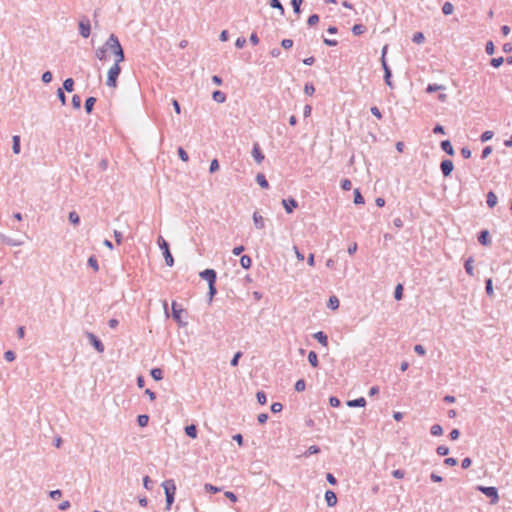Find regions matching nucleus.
Returning <instances> with one entry per match:
<instances>
[{
  "label": "nucleus",
  "mask_w": 512,
  "mask_h": 512,
  "mask_svg": "<svg viewBox=\"0 0 512 512\" xmlns=\"http://www.w3.org/2000/svg\"><path fill=\"white\" fill-rule=\"evenodd\" d=\"M107 48L110 49V52L113 55L114 63L108 69L106 85L109 88L115 89L117 87V79L121 73L120 63L125 60V54L123 47H118V45L114 43L107 45Z\"/></svg>",
  "instance_id": "f257e3e1"
},
{
  "label": "nucleus",
  "mask_w": 512,
  "mask_h": 512,
  "mask_svg": "<svg viewBox=\"0 0 512 512\" xmlns=\"http://www.w3.org/2000/svg\"><path fill=\"white\" fill-rule=\"evenodd\" d=\"M111 43L118 45V47L122 46L118 37L115 34H111L105 41V43L95 50V57L99 61L106 62L110 59L111 56L113 57V55L110 52V49L107 48V45Z\"/></svg>",
  "instance_id": "f03ea898"
},
{
  "label": "nucleus",
  "mask_w": 512,
  "mask_h": 512,
  "mask_svg": "<svg viewBox=\"0 0 512 512\" xmlns=\"http://www.w3.org/2000/svg\"><path fill=\"white\" fill-rule=\"evenodd\" d=\"M162 487L166 497V510H170L174 502V496L176 492L175 482L172 479L166 480L162 483Z\"/></svg>",
  "instance_id": "7ed1b4c3"
},
{
  "label": "nucleus",
  "mask_w": 512,
  "mask_h": 512,
  "mask_svg": "<svg viewBox=\"0 0 512 512\" xmlns=\"http://www.w3.org/2000/svg\"><path fill=\"white\" fill-rule=\"evenodd\" d=\"M478 490L491 498V503L496 504L499 501L498 491L495 487L478 486Z\"/></svg>",
  "instance_id": "20e7f679"
},
{
  "label": "nucleus",
  "mask_w": 512,
  "mask_h": 512,
  "mask_svg": "<svg viewBox=\"0 0 512 512\" xmlns=\"http://www.w3.org/2000/svg\"><path fill=\"white\" fill-rule=\"evenodd\" d=\"M79 33L83 38H88L91 34V24L88 18H82L78 23Z\"/></svg>",
  "instance_id": "39448f33"
},
{
  "label": "nucleus",
  "mask_w": 512,
  "mask_h": 512,
  "mask_svg": "<svg viewBox=\"0 0 512 512\" xmlns=\"http://www.w3.org/2000/svg\"><path fill=\"white\" fill-rule=\"evenodd\" d=\"M200 277L208 282V284L216 282V272L213 269H206L200 272Z\"/></svg>",
  "instance_id": "423d86ee"
},
{
  "label": "nucleus",
  "mask_w": 512,
  "mask_h": 512,
  "mask_svg": "<svg viewBox=\"0 0 512 512\" xmlns=\"http://www.w3.org/2000/svg\"><path fill=\"white\" fill-rule=\"evenodd\" d=\"M88 339L90 340L91 345L99 352H104V345L102 342L92 333H88Z\"/></svg>",
  "instance_id": "0eeeda50"
},
{
  "label": "nucleus",
  "mask_w": 512,
  "mask_h": 512,
  "mask_svg": "<svg viewBox=\"0 0 512 512\" xmlns=\"http://www.w3.org/2000/svg\"><path fill=\"white\" fill-rule=\"evenodd\" d=\"M282 205H283V207H284L285 211H286L288 214H290V213H292V212H293V210H294L295 208H297L298 203H297V201H296L295 199H293V198H289V199H283V200H282Z\"/></svg>",
  "instance_id": "6e6552de"
},
{
  "label": "nucleus",
  "mask_w": 512,
  "mask_h": 512,
  "mask_svg": "<svg viewBox=\"0 0 512 512\" xmlns=\"http://www.w3.org/2000/svg\"><path fill=\"white\" fill-rule=\"evenodd\" d=\"M440 167H441V171H442L443 175L445 177H448L451 174V172L453 171L454 165L451 160L446 159L441 162Z\"/></svg>",
  "instance_id": "1a4fd4ad"
},
{
  "label": "nucleus",
  "mask_w": 512,
  "mask_h": 512,
  "mask_svg": "<svg viewBox=\"0 0 512 512\" xmlns=\"http://www.w3.org/2000/svg\"><path fill=\"white\" fill-rule=\"evenodd\" d=\"M252 218L256 229L261 230L265 228V219L261 214H259L258 212H254Z\"/></svg>",
  "instance_id": "9d476101"
},
{
  "label": "nucleus",
  "mask_w": 512,
  "mask_h": 512,
  "mask_svg": "<svg viewBox=\"0 0 512 512\" xmlns=\"http://www.w3.org/2000/svg\"><path fill=\"white\" fill-rule=\"evenodd\" d=\"M252 157L254 158V160L260 164L262 163V161L264 160L265 156L264 154L261 152V149L259 147L258 144H254L253 146V149H252Z\"/></svg>",
  "instance_id": "9b49d317"
},
{
  "label": "nucleus",
  "mask_w": 512,
  "mask_h": 512,
  "mask_svg": "<svg viewBox=\"0 0 512 512\" xmlns=\"http://www.w3.org/2000/svg\"><path fill=\"white\" fill-rule=\"evenodd\" d=\"M325 501L329 507L335 506L337 503L336 494L331 490L326 491L325 492Z\"/></svg>",
  "instance_id": "f8f14e48"
},
{
  "label": "nucleus",
  "mask_w": 512,
  "mask_h": 512,
  "mask_svg": "<svg viewBox=\"0 0 512 512\" xmlns=\"http://www.w3.org/2000/svg\"><path fill=\"white\" fill-rule=\"evenodd\" d=\"M381 64H382V67H383V70H384V80H385L386 84L389 87H392V82L390 80V78H391V70H390V68L387 65L386 59H383V63H381Z\"/></svg>",
  "instance_id": "ddd939ff"
},
{
  "label": "nucleus",
  "mask_w": 512,
  "mask_h": 512,
  "mask_svg": "<svg viewBox=\"0 0 512 512\" xmlns=\"http://www.w3.org/2000/svg\"><path fill=\"white\" fill-rule=\"evenodd\" d=\"M347 406L348 407H364L366 405V400L364 397H360V398H357V399H354V400H349L347 401Z\"/></svg>",
  "instance_id": "4468645a"
},
{
  "label": "nucleus",
  "mask_w": 512,
  "mask_h": 512,
  "mask_svg": "<svg viewBox=\"0 0 512 512\" xmlns=\"http://www.w3.org/2000/svg\"><path fill=\"white\" fill-rule=\"evenodd\" d=\"M314 338L321 344L323 345L324 347H327L328 346V338H327V335L322 332V331H319V332H316L314 334Z\"/></svg>",
  "instance_id": "2eb2a0df"
},
{
  "label": "nucleus",
  "mask_w": 512,
  "mask_h": 512,
  "mask_svg": "<svg viewBox=\"0 0 512 512\" xmlns=\"http://www.w3.org/2000/svg\"><path fill=\"white\" fill-rule=\"evenodd\" d=\"M441 148L443 149V151H445L449 155H453L454 154L453 146H452V144H451V142L449 140L442 141L441 142Z\"/></svg>",
  "instance_id": "dca6fc26"
},
{
  "label": "nucleus",
  "mask_w": 512,
  "mask_h": 512,
  "mask_svg": "<svg viewBox=\"0 0 512 512\" xmlns=\"http://www.w3.org/2000/svg\"><path fill=\"white\" fill-rule=\"evenodd\" d=\"M12 150L15 154L20 153V136L14 135L12 137Z\"/></svg>",
  "instance_id": "f3484780"
},
{
  "label": "nucleus",
  "mask_w": 512,
  "mask_h": 512,
  "mask_svg": "<svg viewBox=\"0 0 512 512\" xmlns=\"http://www.w3.org/2000/svg\"><path fill=\"white\" fill-rule=\"evenodd\" d=\"M212 98L217 103H223L226 100V95L223 92L217 90L213 92Z\"/></svg>",
  "instance_id": "a211bd4d"
},
{
  "label": "nucleus",
  "mask_w": 512,
  "mask_h": 512,
  "mask_svg": "<svg viewBox=\"0 0 512 512\" xmlns=\"http://www.w3.org/2000/svg\"><path fill=\"white\" fill-rule=\"evenodd\" d=\"M496 204H497V196L495 195L494 192L490 191L487 194V205L490 208H493Z\"/></svg>",
  "instance_id": "6ab92c4d"
},
{
  "label": "nucleus",
  "mask_w": 512,
  "mask_h": 512,
  "mask_svg": "<svg viewBox=\"0 0 512 512\" xmlns=\"http://www.w3.org/2000/svg\"><path fill=\"white\" fill-rule=\"evenodd\" d=\"M256 181L260 187L267 189L269 187L268 181L262 173L257 174Z\"/></svg>",
  "instance_id": "aec40b11"
},
{
  "label": "nucleus",
  "mask_w": 512,
  "mask_h": 512,
  "mask_svg": "<svg viewBox=\"0 0 512 512\" xmlns=\"http://www.w3.org/2000/svg\"><path fill=\"white\" fill-rule=\"evenodd\" d=\"M152 378L156 381L163 379V371L160 368H153L150 372Z\"/></svg>",
  "instance_id": "412c9836"
},
{
  "label": "nucleus",
  "mask_w": 512,
  "mask_h": 512,
  "mask_svg": "<svg viewBox=\"0 0 512 512\" xmlns=\"http://www.w3.org/2000/svg\"><path fill=\"white\" fill-rule=\"evenodd\" d=\"M185 433L191 437V438H196L197 437V428L195 425H188L185 427Z\"/></svg>",
  "instance_id": "4be33fe9"
},
{
  "label": "nucleus",
  "mask_w": 512,
  "mask_h": 512,
  "mask_svg": "<svg viewBox=\"0 0 512 512\" xmlns=\"http://www.w3.org/2000/svg\"><path fill=\"white\" fill-rule=\"evenodd\" d=\"M95 102H96V98H94V97H89L86 99L85 110L88 114L92 112Z\"/></svg>",
  "instance_id": "5701e85b"
},
{
  "label": "nucleus",
  "mask_w": 512,
  "mask_h": 512,
  "mask_svg": "<svg viewBox=\"0 0 512 512\" xmlns=\"http://www.w3.org/2000/svg\"><path fill=\"white\" fill-rule=\"evenodd\" d=\"M465 271L470 276L474 275L473 259L470 257L465 262Z\"/></svg>",
  "instance_id": "b1692460"
},
{
  "label": "nucleus",
  "mask_w": 512,
  "mask_h": 512,
  "mask_svg": "<svg viewBox=\"0 0 512 512\" xmlns=\"http://www.w3.org/2000/svg\"><path fill=\"white\" fill-rule=\"evenodd\" d=\"M251 263H252V260H251V258H250L248 255H243V256L240 258V265H241L244 269H248V268H250Z\"/></svg>",
  "instance_id": "393cba45"
},
{
  "label": "nucleus",
  "mask_w": 512,
  "mask_h": 512,
  "mask_svg": "<svg viewBox=\"0 0 512 512\" xmlns=\"http://www.w3.org/2000/svg\"><path fill=\"white\" fill-rule=\"evenodd\" d=\"M308 361L311 364V366H313V367H317L318 366V357H317L316 352H314V351H310L309 352V354H308Z\"/></svg>",
  "instance_id": "a878e982"
},
{
  "label": "nucleus",
  "mask_w": 512,
  "mask_h": 512,
  "mask_svg": "<svg viewBox=\"0 0 512 512\" xmlns=\"http://www.w3.org/2000/svg\"><path fill=\"white\" fill-rule=\"evenodd\" d=\"M270 6L272 8L278 9L281 16L284 15L285 10L279 0H270Z\"/></svg>",
  "instance_id": "bb28decb"
},
{
  "label": "nucleus",
  "mask_w": 512,
  "mask_h": 512,
  "mask_svg": "<svg viewBox=\"0 0 512 512\" xmlns=\"http://www.w3.org/2000/svg\"><path fill=\"white\" fill-rule=\"evenodd\" d=\"M328 307L336 310L339 307V299L336 296H331L328 301Z\"/></svg>",
  "instance_id": "cd10ccee"
},
{
  "label": "nucleus",
  "mask_w": 512,
  "mask_h": 512,
  "mask_svg": "<svg viewBox=\"0 0 512 512\" xmlns=\"http://www.w3.org/2000/svg\"><path fill=\"white\" fill-rule=\"evenodd\" d=\"M163 256H164L166 265L169 267H172L174 265V259H173L172 254L170 253V250L165 251V253H163Z\"/></svg>",
  "instance_id": "c85d7f7f"
},
{
  "label": "nucleus",
  "mask_w": 512,
  "mask_h": 512,
  "mask_svg": "<svg viewBox=\"0 0 512 512\" xmlns=\"http://www.w3.org/2000/svg\"><path fill=\"white\" fill-rule=\"evenodd\" d=\"M454 11V6L452 3L450 2H445L443 7H442V12L445 14V15H451Z\"/></svg>",
  "instance_id": "c756f323"
},
{
  "label": "nucleus",
  "mask_w": 512,
  "mask_h": 512,
  "mask_svg": "<svg viewBox=\"0 0 512 512\" xmlns=\"http://www.w3.org/2000/svg\"><path fill=\"white\" fill-rule=\"evenodd\" d=\"M478 240L481 244L487 245L489 243V233L488 231L484 230L480 233Z\"/></svg>",
  "instance_id": "7c9ffc66"
},
{
  "label": "nucleus",
  "mask_w": 512,
  "mask_h": 512,
  "mask_svg": "<svg viewBox=\"0 0 512 512\" xmlns=\"http://www.w3.org/2000/svg\"><path fill=\"white\" fill-rule=\"evenodd\" d=\"M137 422L140 427H145L149 422V416L145 414L139 415L137 417Z\"/></svg>",
  "instance_id": "2f4dec72"
},
{
  "label": "nucleus",
  "mask_w": 512,
  "mask_h": 512,
  "mask_svg": "<svg viewBox=\"0 0 512 512\" xmlns=\"http://www.w3.org/2000/svg\"><path fill=\"white\" fill-rule=\"evenodd\" d=\"M445 87L443 85H439V84H429L426 88V92L428 93H433V92H436V91H439V90H444Z\"/></svg>",
  "instance_id": "473e14b6"
},
{
  "label": "nucleus",
  "mask_w": 512,
  "mask_h": 512,
  "mask_svg": "<svg viewBox=\"0 0 512 512\" xmlns=\"http://www.w3.org/2000/svg\"><path fill=\"white\" fill-rule=\"evenodd\" d=\"M354 203L357 205L364 204V198L361 195L359 189L354 190Z\"/></svg>",
  "instance_id": "72a5a7b5"
},
{
  "label": "nucleus",
  "mask_w": 512,
  "mask_h": 512,
  "mask_svg": "<svg viewBox=\"0 0 512 512\" xmlns=\"http://www.w3.org/2000/svg\"><path fill=\"white\" fill-rule=\"evenodd\" d=\"M365 32V27L361 24H355L352 27V33L356 36L361 35Z\"/></svg>",
  "instance_id": "f704fd0d"
},
{
  "label": "nucleus",
  "mask_w": 512,
  "mask_h": 512,
  "mask_svg": "<svg viewBox=\"0 0 512 512\" xmlns=\"http://www.w3.org/2000/svg\"><path fill=\"white\" fill-rule=\"evenodd\" d=\"M69 221L74 224V225H78L79 222H80V218H79V215L75 212V211H71L69 213Z\"/></svg>",
  "instance_id": "c9c22d12"
},
{
  "label": "nucleus",
  "mask_w": 512,
  "mask_h": 512,
  "mask_svg": "<svg viewBox=\"0 0 512 512\" xmlns=\"http://www.w3.org/2000/svg\"><path fill=\"white\" fill-rule=\"evenodd\" d=\"M73 86H74V81L72 78H68L64 81L63 83V88L67 91V92H72L73 91Z\"/></svg>",
  "instance_id": "e433bc0d"
},
{
  "label": "nucleus",
  "mask_w": 512,
  "mask_h": 512,
  "mask_svg": "<svg viewBox=\"0 0 512 512\" xmlns=\"http://www.w3.org/2000/svg\"><path fill=\"white\" fill-rule=\"evenodd\" d=\"M431 434L433 436H440L442 435L443 433V429L442 427L439 425V424H434L432 427H431Z\"/></svg>",
  "instance_id": "4c0bfd02"
},
{
  "label": "nucleus",
  "mask_w": 512,
  "mask_h": 512,
  "mask_svg": "<svg viewBox=\"0 0 512 512\" xmlns=\"http://www.w3.org/2000/svg\"><path fill=\"white\" fill-rule=\"evenodd\" d=\"M403 296V287L401 284H398L394 291V298L396 300H401Z\"/></svg>",
  "instance_id": "58836bf2"
},
{
  "label": "nucleus",
  "mask_w": 512,
  "mask_h": 512,
  "mask_svg": "<svg viewBox=\"0 0 512 512\" xmlns=\"http://www.w3.org/2000/svg\"><path fill=\"white\" fill-rule=\"evenodd\" d=\"M413 42L416 44H422L425 40L423 33L417 32L413 35Z\"/></svg>",
  "instance_id": "ea45409f"
},
{
  "label": "nucleus",
  "mask_w": 512,
  "mask_h": 512,
  "mask_svg": "<svg viewBox=\"0 0 512 512\" xmlns=\"http://www.w3.org/2000/svg\"><path fill=\"white\" fill-rule=\"evenodd\" d=\"M158 245L163 253H165V251L169 250L168 243L161 236H159V238H158Z\"/></svg>",
  "instance_id": "a19ab883"
},
{
  "label": "nucleus",
  "mask_w": 512,
  "mask_h": 512,
  "mask_svg": "<svg viewBox=\"0 0 512 512\" xmlns=\"http://www.w3.org/2000/svg\"><path fill=\"white\" fill-rule=\"evenodd\" d=\"M304 92L305 94L311 96L315 92V87L312 83H306L304 86Z\"/></svg>",
  "instance_id": "79ce46f5"
},
{
  "label": "nucleus",
  "mask_w": 512,
  "mask_h": 512,
  "mask_svg": "<svg viewBox=\"0 0 512 512\" xmlns=\"http://www.w3.org/2000/svg\"><path fill=\"white\" fill-rule=\"evenodd\" d=\"M178 155H179V158L184 162H187L189 160V156H188L187 152L182 147L178 148Z\"/></svg>",
  "instance_id": "37998d69"
},
{
  "label": "nucleus",
  "mask_w": 512,
  "mask_h": 512,
  "mask_svg": "<svg viewBox=\"0 0 512 512\" xmlns=\"http://www.w3.org/2000/svg\"><path fill=\"white\" fill-rule=\"evenodd\" d=\"M88 265L90 267L93 268L94 271H98L99 270V266H98V262L96 260L95 257L91 256L89 259H88Z\"/></svg>",
  "instance_id": "c03bdc74"
},
{
  "label": "nucleus",
  "mask_w": 512,
  "mask_h": 512,
  "mask_svg": "<svg viewBox=\"0 0 512 512\" xmlns=\"http://www.w3.org/2000/svg\"><path fill=\"white\" fill-rule=\"evenodd\" d=\"M305 387H306V384L303 379H300L295 383V390L297 392H302L305 389Z\"/></svg>",
  "instance_id": "a18cd8bd"
},
{
  "label": "nucleus",
  "mask_w": 512,
  "mask_h": 512,
  "mask_svg": "<svg viewBox=\"0 0 512 512\" xmlns=\"http://www.w3.org/2000/svg\"><path fill=\"white\" fill-rule=\"evenodd\" d=\"M257 400L261 405H264L267 401L266 395L263 391H258L256 394Z\"/></svg>",
  "instance_id": "49530a36"
},
{
  "label": "nucleus",
  "mask_w": 512,
  "mask_h": 512,
  "mask_svg": "<svg viewBox=\"0 0 512 512\" xmlns=\"http://www.w3.org/2000/svg\"><path fill=\"white\" fill-rule=\"evenodd\" d=\"M219 169V162L217 159H213L209 166V172L214 173Z\"/></svg>",
  "instance_id": "de8ad7c7"
},
{
  "label": "nucleus",
  "mask_w": 512,
  "mask_h": 512,
  "mask_svg": "<svg viewBox=\"0 0 512 512\" xmlns=\"http://www.w3.org/2000/svg\"><path fill=\"white\" fill-rule=\"evenodd\" d=\"M303 0H291V4L295 13H300V6Z\"/></svg>",
  "instance_id": "09e8293b"
},
{
  "label": "nucleus",
  "mask_w": 512,
  "mask_h": 512,
  "mask_svg": "<svg viewBox=\"0 0 512 512\" xmlns=\"http://www.w3.org/2000/svg\"><path fill=\"white\" fill-rule=\"evenodd\" d=\"M504 62V58L503 57H498V58H493L491 60V65L494 67V68H498L500 67Z\"/></svg>",
  "instance_id": "8fccbe9b"
},
{
  "label": "nucleus",
  "mask_w": 512,
  "mask_h": 512,
  "mask_svg": "<svg viewBox=\"0 0 512 512\" xmlns=\"http://www.w3.org/2000/svg\"><path fill=\"white\" fill-rule=\"evenodd\" d=\"M242 357V352H236L230 362V364L235 367L238 365L239 359Z\"/></svg>",
  "instance_id": "3c124183"
},
{
  "label": "nucleus",
  "mask_w": 512,
  "mask_h": 512,
  "mask_svg": "<svg viewBox=\"0 0 512 512\" xmlns=\"http://www.w3.org/2000/svg\"><path fill=\"white\" fill-rule=\"evenodd\" d=\"M318 21H319V16H318L317 14H313V15H311V16L308 18V20H307V24H308L309 26H313V25L317 24V23H318Z\"/></svg>",
  "instance_id": "603ef678"
},
{
  "label": "nucleus",
  "mask_w": 512,
  "mask_h": 512,
  "mask_svg": "<svg viewBox=\"0 0 512 512\" xmlns=\"http://www.w3.org/2000/svg\"><path fill=\"white\" fill-rule=\"evenodd\" d=\"M492 137H493V132L492 131H485L481 135V141L482 142H487V141L491 140Z\"/></svg>",
  "instance_id": "864d4df0"
},
{
  "label": "nucleus",
  "mask_w": 512,
  "mask_h": 512,
  "mask_svg": "<svg viewBox=\"0 0 512 512\" xmlns=\"http://www.w3.org/2000/svg\"><path fill=\"white\" fill-rule=\"evenodd\" d=\"M42 81L46 84L52 81V73L50 71H46L42 74Z\"/></svg>",
  "instance_id": "5fc2aeb1"
},
{
  "label": "nucleus",
  "mask_w": 512,
  "mask_h": 512,
  "mask_svg": "<svg viewBox=\"0 0 512 512\" xmlns=\"http://www.w3.org/2000/svg\"><path fill=\"white\" fill-rule=\"evenodd\" d=\"M352 187V183L349 179H344L341 181V188L345 191L350 190Z\"/></svg>",
  "instance_id": "6e6d98bb"
},
{
  "label": "nucleus",
  "mask_w": 512,
  "mask_h": 512,
  "mask_svg": "<svg viewBox=\"0 0 512 512\" xmlns=\"http://www.w3.org/2000/svg\"><path fill=\"white\" fill-rule=\"evenodd\" d=\"M4 358L8 362H12V361L15 360L16 356H15V353L13 351L9 350V351L5 352Z\"/></svg>",
  "instance_id": "4d7b16f0"
},
{
  "label": "nucleus",
  "mask_w": 512,
  "mask_h": 512,
  "mask_svg": "<svg viewBox=\"0 0 512 512\" xmlns=\"http://www.w3.org/2000/svg\"><path fill=\"white\" fill-rule=\"evenodd\" d=\"M204 489L207 492H212V493H217L221 490L219 487L213 486L212 484H205Z\"/></svg>",
  "instance_id": "13d9d810"
},
{
  "label": "nucleus",
  "mask_w": 512,
  "mask_h": 512,
  "mask_svg": "<svg viewBox=\"0 0 512 512\" xmlns=\"http://www.w3.org/2000/svg\"><path fill=\"white\" fill-rule=\"evenodd\" d=\"M72 105L74 108L79 109L81 106V98L78 95H74L72 98Z\"/></svg>",
  "instance_id": "bf43d9fd"
},
{
  "label": "nucleus",
  "mask_w": 512,
  "mask_h": 512,
  "mask_svg": "<svg viewBox=\"0 0 512 512\" xmlns=\"http://www.w3.org/2000/svg\"><path fill=\"white\" fill-rule=\"evenodd\" d=\"M319 451H320V449L317 446L312 445L307 449L305 456L317 454V453H319Z\"/></svg>",
  "instance_id": "052dcab7"
},
{
  "label": "nucleus",
  "mask_w": 512,
  "mask_h": 512,
  "mask_svg": "<svg viewBox=\"0 0 512 512\" xmlns=\"http://www.w3.org/2000/svg\"><path fill=\"white\" fill-rule=\"evenodd\" d=\"M282 409H283V406H282V404H281V403H279V402H275V403H273V404L271 405V411H272L273 413H278V412H280Z\"/></svg>",
  "instance_id": "680f3d73"
},
{
  "label": "nucleus",
  "mask_w": 512,
  "mask_h": 512,
  "mask_svg": "<svg viewBox=\"0 0 512 512\" xmlns=\"http://www.w3.org/2000/svg\"><path fill=\"white\" fill-rule=\"evenodd\" d=\"M485 50L488 55H492L494 53L495 47L492 41L487 42Z\"/></svg>",
  "instance_id": "e2e57ef3"
},
{
  "label": "nucleus",
  "mask_w": 512,
  "mask_h": 512,
  "mask_svg": "<svg viewBox=\"0 0 512 512\" xmlns=\"http://www.w3.org/2000/svg\"><path fill=\"white\" fill-rule=\"evenodd\" d=\"M414 351L418 355H421V356L425 355V353H426L425 348L422 345H420V344H417V345L414 346Z\"/></svg>",
  "instance_id": "0e129e2a"
},
{
  "label": "nucleus",
  "mask_w": 512,
  "mask_h": 512,
  "mask_svg": "<svg viewBox=\"0 0 512 512\" xmlns=\"http://www.w3.org/2000/svg\"><path fill=\"white\" fill-rule=\"evenodd\" d=\"M246 44V39L243 37H239L236 39L235 46L239 49L243 48Z\"/></svg>",
  "instance_id": "69168bd1"
},
{
  "label": "nucleus",
  "mask_w": 512,
  "mask_h": 512,
  "mask_svg": "<svg viewBox=\"0 0 512 512\" xmlns=\"http://www.w3.org/2000/svg\"><path fill=\"white\" fill-rule=\"evenodd\" d=\"M281 45L284 49H289L293 46V41L291 39H283Z\"/></svg>",
  "instance_id": "338daca9"
},
{
  "label": "nucleus",
  "mask_w": 512,
  "mask_h": 512,
  "mask_svg": "<svg viewBox=\"0 0 512 512\" xmlns=\"http://www.w3.org/2000/svg\"><path fill=\"white\" fill-rule=\"evenodd\" d=\"M437 453L440 455V456H445L449 453V448L446 447V446H439L437 448Z\"/></svg>",
  "instance_id": "774afa93"
}]
</instances>
